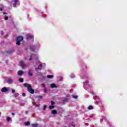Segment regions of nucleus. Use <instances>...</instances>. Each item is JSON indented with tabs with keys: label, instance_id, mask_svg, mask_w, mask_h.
Returning a JSON list of instances; mask_svg holds the SVG:
<instances>
[{
	"label": "nucleus",
	"instance_id": "obj_7",
	"mask_svg": "<svg viewBox=\"0 0 127 127\" xmlns=\"http://www.w3.org/2000/svg\"><path fill=\"white\" fill-rule=\"evenodd\" d=\"M52 114L53 115H57V111L56 110H54L52 111Z\"/></svg>",
	"mask_w": 127,
	"mask_h": 127
},
{
	"label": "nucleus",
	"instance_id": "obj_6",
	"mask_svg": "<svg viewBox=\"0 0 127 127\" xmlns=\"http://www.w3.org/2000/svg\"><path fill=\"white\" fill-rule=\"evenodd\" d=\"M7 82L8 84H12V79L11 78H8Z\"/></svg>",
	"mask_w": 127,
	"mask_h": 127
},
{
	"label": "nucleus",
	"instance_id": "obj_25",
	"mask_svg": "<svg viewBox=\"0 0 127 127\" xmlns=\"http://www.w3.org/2000/svg\"><path fill=\"white\" fill-rule=\"evenodd\" d=\"M71 126H72V127H75V125H74V124H73V123L71 124Z\"/></svg>",
	"mask_w": 127,
	"mask_h": 127
},
{
	"label": "nucleus",
	"instance_id": "obj_27",
	"mask_svg": "<svg viewBox=\"0 0 127 127\" xmlns=\"http://www.w3.org/2000/svg\"><path fill=\"white\" fill-rule=\"evenodd\" d=\"M37 107H40V104H38V105H37Z\"/></svg>",
	"mask_w": 127,
	"mask_h": 127
},
{
	"label": "nucleus",
	"instance_id": "obj_26",
	"mask_svg": "<svg viewBox=\"0 0 127 127\" xmlns=\"http://www.w3.org/2000/svg\"><path fill=\"white\" fill-rule=\"evenodd\" d=\"M22 96H23V97H24V96H25V94L24 93H23L22 94Z\"/></svg>",
	"mask_w": 127,
	"mask_h": 127
},
{
	"label": "nucleus",
	"instance_id": "obj_3",
	"mask_svg": "<svg viewBox=\"0 0 127 127\" xmlns=\"http://www.w3.org/2000/svg\"><path fill=\"white\" fill-rule=\"evenodd\" d=\"M14 3L13 4L14 7L16 6V4H19V2H18V0H13Z\"/></svg>",
	"mask_w": 127,
	"mask_h": 127
},
{
	"label": "nucleus",
	"instance_id": "obj_8",
	"mask_svg": "<svg viewBox=\"0 0 127 127\" xmlns=\"http://www.w3.org/2000/svg\"><path fill=\"white\" fill-rule=\"evenodd\" d=\"M20 66H21L22 67H24V65H25V64H24V63L23 62L21 61V62H20Z\"/></svg>",
	"mask_w": 127,
	"mask_h": 127
},
{
	"label": "nucleus",
	"instance_id": "obj_1",
	"mask_svg": "<svg viewBox=\"0 0 127 127\" xmlns=\"http://www.w3.org/2000/svg\"><path fill=\"white\" fill-rule=\"evenodd\" d=\"M24 86L27 88V90L30 94H34V90L33 89H32V87H31V85L30 84H27V83H24Z\"/></svg>",
	"mask_w": 127,
	"mask_h": 127
},
{
	"label": "nucleus",
	"instance_id": "obj_19",
	"mask_svg": "<svg viewBox=\"0 0 127 127\" xmlns=\"http://www.w3.org/2000/svg\"><path fill=\"white\" fill-rule=\"evenodd\" d=\"M10 120H11L10 118H9V117H8L7 118V122H9V121H10Z\"/></svg>",
	"mask_w": 127,
	"mask_h": 127
},
{
	"label": "nucleus",
	"instance_id": "obj_34",
	"mask_svg": "<svg viewBox=\"0 0 127 127\" xmlns=\"http://www.w3.org/2000/svg\"><path fill=\"white\" fill-rule=\"evenodd\" d=\"M36 58H37V55H36Z\"/></svg>",
	"mask_w": 127,
	"mask_h": 127
},
{
	"label": "nucleus",
	"instance_id": "obj_15",
	"mask_svg": "<svg viewBox=\"0 0 127 127\" xmlns=\"http://www.w3.org/2000/svg\"><path fill=\"white\" fill-rule=\"evenodd\" d=\"M88 110H93V106H90L88 108Z\"/></svg>",
	"mask_w": 127,
	"mask_h": 127
},
{
	"label": "nucleus",
	"instance_id": "obj_11",
	"mask_svg": "<svg viewBox=\"0 0 127 127\" xmlns=\"http://www.w3.org/2000/svg\"><path fill=\"white\" fill-rule=\"evenodd\" d=\"M25 126H29L30 125V123L27 122L24 123Z\"/></svg>",
	"mask_w": 127,
	"mask_h": 127
},
{
	"label": "nucleus",
	"instance_id": "obj_32",
	"mask_svg": "<svg viewBox=\"0 0 127 127\" xmlns=\"http://www.w3.org/2000/svg\"><path fill=\"white\" fill-rule=\"evenodd\" d=\"M3 14H5V12H3Z\"/></svg>",
	"mask_w": 127,
	"mask_h": 127
},
{
	"label": "nucleus",
	"instance_id": "obj_5",
	"mask_svg": "<svg viewBox=\"0 0 127 127\" xmlns=\"http://www.w3.org/2000/svg\"><path fill=\"white\" fill-rule=\"evenodd\" d=\"M22 74H23V71L19 70L18 71V75H19V76H21V75H22Z\"/></svg>",
	"mask_w": 127,
	"mask_h": 127
},
{
	"label": "nucleus",
	"instance_id": "obj_30",
	"mask_svg": "<svg viewBox=\"0 0 127 127\" xmlns=\"http://www.w3.org/2000/svg\"><path fill=\"white\" fill-rule=\"evenodd\" d=\"M43 87H45V85L43 84Z\"/></svg>",
	"mask_w": 127,
	"mask_h": 127
},
{
	"label": "nucleus",
	"instance_id": "obj_12",
	"mask_svg": "<svg viewBox=\"0 0 127 127\" xmlns=\"http://www.w3.org/2000/svg\"><path fill=\"white\" fill-rule=\"evenodd\" d=\"M47 78H49V79H51L53 78V75H47Z\"/></svg>",
	"mask_w": 127,
	"mask_h": 127
},
{
	"label": "nucleus",
	"instance_id": "obj_4",
	"mask_svg": "<svg viewBox=\"0 0 127 127\" xmlns=\"http://www.w3.org/2000/svg\"><path fill=\"white\" fill-rule=\"evenodd\" d=\"M7 91H8V89H7V88L6 87H3L1 90V91L3 93L7 92Z\"/></svg>",
	"mask_w": 127,
	"mask_h": 127
},
{
	"label": "nucleus",
	"instance_id": "obj_29",
	"mask_svg": "<svg viewBox=\"0 0 127 127\" xmlns=\"http://www.w3.org/2000/svg\"><path fill=\"white\" fill-rule=\"evenodd\" d=\"M0 10L1 11H2V8H0Z\"/></svg>",
	"mask_w": 127,
	"mask_h": 127
},
{
	"label": "nucleus",
	"instance_id": "obj_28",
	"mask_svg": "<svg viewBox=\"0 0 127 127\" xmlns=\"http://www.w3.org/2000/svg\"><path fill=\"white\" fill-rule=\"evenodd\" d=\"M16 96H18V93H16Z\"/></svg>",
	"mask_w": 127,
	"mask_h": 127
},
{
	"label": "nucleus",
	"instance_id": "obj_9",
	"mask_svg": "<svg viewBox=\"0 0 127 127\" xmlns=\"http://www.w3.org/2000/svg\"><path fill=\"white\" fill-rule=\"evenodd\" d=\"M51 88H57V87L56 86V85H55V84H52L51 85Z\"/></svg>",
	"mask_w": 127,
	"mask_h": 127
},
{
	"label": "nucleus",
	"instance_id": "obj_20",
	"mask_svg": "<svg viewBox=\"0 0 127 127\" xmlns=\"http://www.w3.org/2000/svg\"><path fill=\"white\" fill-rule=\"evenodd\" d=\"M49 109H54V106H51L49 107Z\"/></svg>",
	"mask_w": 127,
	"mask_h": 127
},
{
	"label": "nucleus",
	"instance_id": "obj_31",
	"mask_svg": "<svg viewBox=\"0 0 127 127\" xmlns=\"http://www.w3.org/2000/svg\"><path fill=\"white\" fill-rule=\"evenodd\" d=\"M12 115L13 116H14V113H12Z\"/></svg>",
	"mask_w": 127,
	"mask_h": 127
},
{
	"label": "nucleus",
	"instance_id": "obj_24",
	"mask_svg": "<svg viewBox=\"0 0 127 127\" xmlns=\"http://www.w3.org/2000/svg\"><path fill=\"white\" fill-rule=\"evenodd\" d=\"M15 90L13 89V90H12V93H15Z\"/></svg>",
	"mask_w": 127,
	"mask_h": 127
},
{
	"label": "nucleus",
	"instance_id": "obj_22",
	"mask_svg": "<svg viewBox=\"0 0 127 127\" xmlns=\"http://www.w3.org/2000/svg\"><path fill=\"white\" fill-rule=\"evenodd\" d=\"M52 105H54L55 104V102H54L53 101H51Z\"/></svg>",
	"mask_w": 127,
	"mask_h": 127
},
{
	"label": "nucleus",
	"instance_id": "obj_17",
	"mask_svg": "<svg viewBox=\"0 0 127 127\" xmlns=\"http://www.w3.org/2000/svg\"><path fill=\"white\" fill-rule=\"evenodd\" d=\"M42 67V65L41 64H40V65L38 66L37 69H40Z\"/></svg>",
	"mask_w": 127,
	"mask_h": 127
},
{
	"label": "nucleus",
	"instance_id": "obj_13",
	"mask_svg": "<svg viewBox=\"0 0 127 127\" xmlns=\"http://www.w3.org/2000/svg\"><path fill=\"white\" fill-rule=\"evenodd\" d=\"M72 98H73V99H77L78 98V96H77V95H72Z\"/></svg>",
	"mask_w": 127,
	"mask_h": 127
},
{
	"label": "nucleus",
	"instance_id": "obj_35",
	"mask_svg": "<svg viewBox=\"0 0 127 127\" xmlns=\"http://www.w3.org/2000/svg\"><path fill=\"white\" fill-rule=\"evenodd\" d=\"M29 60H31V59H30Z\"/></svg>",
	"mask_w": 127,
	"mask_h": 127
},
{
	"label": "nucleus",
	"instance_id": "obj_33",
	"mask_svg": "<svg viewBox=\"0 0 127 127\" xmlns=\"http://www.w3.org/2000/svg\"><path fill=\"white\" fill-rule=\"evenodd\" d=\"M45 92H46V89L45 90Z\"/></svg>",
	"mask_w": 127,
	"mask_h": 127
},
{
	"label": "nucleus",
	"instance_id": "obj_16",
	"mask_svg": "<svg viewBox=\"0 0 127 127\" xmlns=\"http://www.w3.org/2000/svg\"><path fill=\"white\" fill-rule=\"evenodd\" d=\"M32 126L33 127H37L38 126L37 124H32Z\"/></svg>",
	"mask_w": 127,
	"mask_h": 127
},
{
	"label": "nucleus",
	"instance_id": "obj_10",
	"mask_svg": "<svg viewBox=\"0 0 127 127\" xmlns=\"http://www.w3.org/2000/svg\"><path fill=\"white\" fill-rule=\"evenodd\" d=\"M27 36H28L27 39H31V38H32V37H33V36H32L29 34H28Z\"/></svg>",
	"mask_w": 127,
	"mask_h": 127
},
{
	"label": "nucleus",
	"instance_id": "obj_23",
	"mask_svg": "<svg viewBox=\"0 0 127 127\" xmlns=\"http://www.w3.org/2000/svg\"><path fill=\"white\" fill-rule=\"evenodd\" d=\"M46 109V105H44V109H43L44 111H45Z\"/></svg>",
	"mask_w": 127,
	"mask_h": 127
},
{
	"label": "nucleus",
	"instance_id": "obj_2",
	"mask_svg": "<svg viewBox=\"0 0 127 127\" xmlns=\"http://www.w3.org/2000/svg\"><path fill=\"white\" fill-rule=\"evenodd\" d=\"M16 40V45H19L20 44L21 41H22L23 40V37L21 36H19L17 38Z\"/></svg>",
	"mask_w": 127,
	"mask_h": 127
},
{
	"label": "nucleus",
	"instance_id": "obj_36",
	"mask_svg": "<svg viewBox=\"0 0 127 127\" xmlns=\"http://www.w3.org/2000/svg\"><path fill=\"white\" fill-rule=\"evenodd\" d=\"M86 83H88V81H86Z\"/></svg>",
	"mask_w": 127,
	"mask_h": 127
},
{
	"label": "nucleus",
	"instance_id": "obj_14",
	"mask_svg": "<svg viewBox=\"0 0 127 127\" xmlns=\"http://www.w3.org/2000/svg\"><path fill=\"white\" fill-rule=\"evenodd\" d=\"M19 81L21 83H22V82H23V78H20V79H19Z\"/></svg>",
	"mask_w": 127,
	"mask_h": 127
},
{
	"label": "nucleus",
	"instance_id": "obj_21",
	"mask_svg": "<svg viewBox=\"0 0 127 127\" xmlns=\"http://www.w3.org/2000/svg\"><path fill=\"white\" fill-rule=\"evenodd\" d=\"M5 20H7L8 19V17L7 16H6L4 17Z\"/></svg>",
	"mask_w": 127,
	"mask_h": 127
},
{
	"label": "nucleus",
	"instance_id": "obj_18",
	"mask_svg": "<svg viewBox=\"0 0 127 127\" xmlns=\"http://www.w3.org/2000/svg\"><path fill=\"white\" fill-rule=\"evenodd\" d=\"M28 74H29V76H32V73L31 72L29 71Z\"/></svg>",
	"mask_w": 127,
	"mask_h": 127
}]
</instances>
